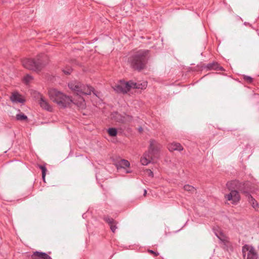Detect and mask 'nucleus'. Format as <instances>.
Segmentation results:
<instances>
[{"label": "nucleus", "mask_w": 259, "mask_h": 259, "mask_svg": "<svg viewBox=\"0 0 259 259\" xmlns=\"http://www.w3.org/2000/svg\"><path fill=\"white\" fill-rule=\"evenodd\" d=\"M227 186L230 190V192L225 195V198L228 201H231V203L235 205L237 204L240 200L239 192L236 189L240 191L246 197L249 196L254 191L252 184L249 181L240 183L239 181L234 180L228 182Z\"/></svg>", "instance_id": "1"}, {"label": "nucleus", "mask_w": 259, "mask_h": 259, "mask_svg": "<svg viewBox=\"0 0 259 259\" xmlns=\"http://www.w3.org/2000/svg\"><path fill=\"white\" fill-rule=\"evenodd\" d=\"M150 56L149 50H139L129 56L127 62L134 70L140 72L146 68Z\"/></svg>", "instance_id": "2"}, {"label": "nucleus", "mask_w": 259, "mask_h": 259, "mask_svg": "<svg viewBox=\"0 0 259 259\" xmlns=\"http://www.w3.org/2000/svg\"><path fill=\"white\" fill-rule=\"evenodd\" d=\"M49 95L51 100L63 108L69 107L72 103L74 104H76L81 108H85V101L82 98H80L81 101L79 102V104L78 103H75L72 100L71 97L65 95L55 89L50 90Z\"/></svg>", "instance_id": "3"}, {"label": "nucleus", "mask_w": 259, "mask_h": 259, "mask_svg": "<svg viewBox=\"0 0 259 259\" xmlns=\"http://www.w3.org/2000/svg\"><path fill=\"white\" fill-rule=\"evenodd\" d=\"M22 63L25 68L38 73L48 63V58L46 55L40 54L34 58L23 59Z\"/></svg>", "instance_id": "4"}, {"label": "nucleus", "mask_w": 259, "mask_h": 259, "mask_svg": "<svg viewBox=\"0 0 259 259\" xmlns=\"http://www.w3.org/2000/svg\"><path fill=\"white\" fill-rule=\"evenodd\" d=\"M69 88L74 92L77 95L80 96L81 95H91L92 92L97 96L94 93V89L87 84H82L81 82L74 80L68 83Z\"/></svg>", "instance_id": "5"}, {"label": "nucleus", "mask_w": 259, "mask_h": 259, "mask_svg": "<svg viewBox=\"0 0 259 259\" xmlns=\"http://www.w3.org/2000/svg\"><path fill=\"white\" fill-rule=\"evenodd\" d=\"M111 118L114 121L121 123H128L133 120V117L132 115L126 114L125 113L121 114L117 111L112 113Z\"/></svg>", "instance_id": "6"}, {"label": "nucleus", "mask_w": 259, "mask_h": 259, "mask_svg": "<svg viewBox=\"0 0 259 259\" xmlns=\"http://www.w3.org/2000/svg\"><path fill=\"white\" fill-rule=\"evenodd\" d=\"M242 251L244 258L246 256V252L248 251L246 259H257L258 256L253 246L245 244L242 246Z\"/></svg>", "instance_id": "7"}, {"label": "nucleus", "mask_w": 259, "mask_h": 259, "mask_svg": "<svg viewBox=\"0 0 259 259\" xmlns=\"http://www.w3.org/2000/svg\"><path fill=\"white\" fill-rule=\"evenodd\" d=\"M103 220L109 226L111 231L113 233H115L117 229V222L108 215H104Z\"/></svg>", "instance_id": "8"}, {"label": "nucleus", "mask_w": 259, "mask_h": 259, "mask_svg": "<svg viewBox=\"0 0 259 259\" xmlns=\"http://www.w3.org/2000/svg\"><path fill=\"white\" fill-rule=\"evenodd\" d=\"M197 67L201 70L203 69H206L207 71L212 70H216L217 68L218 67V62L213 61L207 64L201 62L199 64L197 65Z\"/></svg>", "instance_id": "9"}, {"label": "nucleus", "mask_w": 259, "mask_h": 259, "mask_svg": "<svg viewBox=\"0 0 259 259\" xmlns=\"http://www.w3.org/2000/svg\"><path fill=\"white\" fill-rule=\"evenodd\" d=\"M213 232L215 235L221 241V243L225 246L224 248H225L226 247H228L230 242L225 238L226 237L224 233L222 231H219L215 229H213Z\"/></svg>", "instance_id": "10"}, {"label": "nucleus", "mask_w": 259, "mask_h": 259, "mask_svg": "<svg viewBox=\"0 0 259 259\" xmlns=\"http://www.w3.org/2000/svg\"><path fill=\"white\" fill-rule=\"evenodd\" d=\"M31 259H52L47 253L35 251L30 256Z\"/></svg>", "instance_id": "11"}, {"label": "nucleus", "mask_w": 259, "mask_h": 259, "mask_svg": "<svg viewBox=\"0 0 259 259\" xmlns=\"http://www.w3.org/2000/svg\"><path fill=\"white\" fill-rule=\"evenodd\" d=\"M38 96L40 97V99H39V104L40 107L48 111H52V107L49 105V103L47 101V100L45 99V98L43 97V96L40 93H38Z\"/></svg>", "instance_id": "12"}, {"label": "nucleus", "mask_w": 259, "mask_h": 259, "mask_svg": "<svg viewBox=\"0 0 259 259\" xmlns=\"http://www.w3.org/2000/svg\"><path fill=\"white\" fill-rule=\"evenodd\" d=\"M10 99L13 103H24L25 102V99H24L18 92H14L12 93L10 97Z\"/></svg>", "instance_id": "13"}, {"label": "nucleus", "mask_w": 259, "mask_h": 259, "mask_svg": "<svg viewBox=\"0 0 259 259\" xmlns=\"http://www.w3.org/2000/svg\"><path fill=\"white\" fill-rule=\"evenodd\" d=\"M154 143L155 141L151 140L149 148L148 154L152 155V157L156 156L159 151L158 147L155 145Z\"/></svg>", "instance_id": "14"}, {"label": "nucleus", "mask_w": 259, "mask_h": 259, "mask_svg": "<svg viewBox=\"0 0 259 259\" xmlns=\"http://www.w3.org/2000/svg\"><path fill=\"white\" fill-rule=\"evenodd\" d=\"M167 148L171 152L174 151H181L183 150V146L177 142H174L169 144L167 146Z\"/></svg>", "instance_id": "15"}, {"label": "nucleus", "mask_w": 259, "mask_h": 259, "mask_svg": "<svg viewBox=\"0 0 259 259\" xmlns=\"http://www.w3.org/2000/svg\"><path fill=\"white\" fill-rule=\"evenodd\" d=\"M130 165V162L125 159H120L115 163V166L117 169L125 168V167H129Z\"/></svg>", "instance_id": "16"}, {"label": "nucleus", "mask_w": 259, "mask_h": 259, "mask_svg": "<svg viewBox=\"0 0 259 259\" xmlns=\"http://www.w3.org/2000/svg\"><path fill=\"white\" fill-rule=\"evenodd\" d=\"M124 90H125L126 93L129 92L132 89H133V80H130L128 81L125 82V81H121Z\"/></svg>", "instance_id": "17"}, {"label": "nucleus", "mask_w": 259, "mask_h": 259, "mask_svg": "<svg viewBox=\"0 0 259 259\" xmlns=\"http://www.w3.org/2000/svg\"><path fill=\"white\" fill-rule=\"evenodd\" d=\"M152 159V155H150V154H148L147 157L146 154H145V156L141 158V162L143 165H146L150 162Z\"/></svg>", "instance_id": "18"}, {"label": "nucleus", "mask_w": 259, "mask_h": 259, "mask_svg": "<svg viewBox=\"0 0 259 259\" xmlns=\"http://www.w3.org/2000/svg\"><path fill=\"white\" fill-rule=\"evenodd\" d=\"M16 119L18 121L28 122V119L27 116L23 113L20 112L16 116Z\"/></svg>", "instance_id": "19"}, {"label": "nucleus", "mask_w": 259, "mask_h": 259, "mask_svg": "<svg viewBox=\"0 0 259 259\" xmlns=\"http://www.w3.org/2000/svg\"><path fill=\"white\" fill-rule=\"evenodd\" d=\"M133 89L143 90L144 89H145L146 84L145 82H143V83H142L139 82H136L133 81Z\"/></svg>", "instance_id": "20"}, {"label": "nucleus", "mask_w": 259, "mask_h": 259, "mask_svg": "<svg viewBox=\"0 0 259 259\" xmlns=\"http://www.w3.org/2000/svg\"><path fill=\"white\" fill-rule=\"evenodd\" d=\"M114 90L118 93H126V91L125 90H124L123 87L121 83V84L115 85L114 88Z\"/></svg>", "instance_id": "21"}, {"label": "nucleus", "mask_w": 259, "mask_h": 259, "mask_svg": "<svg viewBox=\"0 0 259 259\" xmlns=\"http://www.w3.org/2000/svg\"><path fill=\"white\" fill-rule=\"evenodd\" d=\"M247 198V200L251 204L252 206L255 208L258 206V203L255 199L250 195Z\"/></svg>", "instance_id": "22"}, {"label": "nucleus", "mask_w": 259, "mask_h": 259, "mask_svg": "<svg viewBox=\"0 0 259 259\" xmlns=\"http://www.w3.org/2000/svg\"><path fill=\"white\" fill-rule=\"evenodd\" d=\"M107 133L110 137H115L117 135V130L115 127H110L107 130Z\"/></svg>", "instance_id": "23"}, {"label": "nucleus", "mask_w": 259, "mask_h": 259, "mask_svg": "<svg viewBox=\"0 0 259 259\" xmlns=\"http://www.w3.org/2000/svg\"><path fill=\"white\" fill-rule=\"evenodd\" d=\"M38 167H39L41 170L42 178L44 181L45 182V177H46V172L47 171V169L46 166L44 165L38 164Z\"/></svg>", "instance_id": "24"}, {"label": "nucleus", "mask_w": 259, "mask_h": 259, "mask_svg": "<svg viewBox=\"0 0 259 259\" xmlns=\"http://www.w3.org/2000/svg\"><path fill=\"white\" fill-rule=\"evenodd\" d=\"M72 68L69 66H66L62 70V72L66 75H70L72 72Z\"/></svg>", "instance_id": "25"}, {"label": "nucleus", "mask_w": 259, "mask_h": 259, "mask_svg": "<svg viewBox=\"0 0 259 259\" xmlns=\"http://www.w3.org/2000/svg\"><path fill=\"white\" fill-rule=\"evenodd\" d=\"M243 78L244 81H245L247 83H251L253 81V78L249 76L245 75L243 76Z\"/></svg>", "instance_id": "26"}, {"label": "nucleus", "mask_w": 259, "mask_h": 259, "mask_svg": "<svg viewBox=\"0 0 259 259\" xmlns=\"http://www.w3.org/2000/svg\"><path fill=\"white\" fill-rule=\"evenodd\" d=\"M184 189L185 191H189V192H192L194 191V187L189 185H185L184 186Z\"/></svg>", "instance_id": "27"}, {"label": "nucleus", "mask_w": 259, "mask_h": 259, "mask_svg": "<svg viewBox=\"0 0 259 259\" xmlns=\"http://www.w3.org/2000/svg\"><path fill=\"white\" fill-rule=\"evenodd\" d=\"M33 79V77L32 76L27 74L24 77V81L26 83H28Z\"/></svg>", "instance_id": "28"}, {"label": "nucleus", "mask_w": 259, "mask_h": 259, "mask_svg": "<svg viewBox=\"0 0 259 259\" xmlns=\"http://www.w3.org/2000/svg\"><path fill=\"white\" fill-rule=\"evenodd\" d=\"M147 251L150 254H152L154 257L157 256L159 255L158 252L153 251V250L148 249Z\"/></svg>", "instance_id": "29"}, {"label": "nucleus", "mask_w": 259, "mask_h": 259, "mask_svg": "<svg viewBox=\"0 0 259 259\" xmlns=\"http://www.w3.org/2000/svg\"><path fill=\"white\" fill-rule=\"evenodd\" d=\"M146 171H147V175H148V176L151 177H153V176H154L153 172L151 169H146Z\"/></svg>", "instance_id": "30"}, {"label": "nucleus", "mask_w": 259, "mask_h": 259, "mask_svg": "<svg viewBox=\"0 0 259 259\" xmlns=\"http://www.w3.org/2000/svg\"><path fill=\"white\" fill-rule=\"evenodd\" d=\"M217 68L216 69L217 71H225L224 68L223 67L221 66L219 63H218V67H217Z\"/></svg>", "instance_id": "31"}, {"label": "nucleus", "mask_w": 259, "mask_h": 259, "mask_svg": "<svg viewBox=\"0 0 259 259\" xmlns=\"http://www.w3.org/2000/svg\"><path fill=\"white\" fill-rule=\"evenodd\" d=\"M71 62L72 64H75L78 65V63L77 62L76 60L75 59H71Z\"/></svg>", "instance_id": "32"}, {"label": "nucleus", "mask_w": 259, "mask_h": 259, "mask_svg": "<svg viewBox=\"0 0 259 259\" xmlns=\"http://www.w3.org/2000/svg\"><path fill=\"white\" fill-rule=\"evenodd\" d=\"M38 93H39L38 92H35L34 94H36V95L35 96V98H39V99H40V96H38Z\"/></svg>", "instance_id": "33"}, {"label": "nucleus", "mask_w": 259, "mask_h": 259, "mask_svg": "<svg viewBox=\"0 0 259 259\" xmlns=\"http://www.w3.org/2000/svg\"><path fill=\"white\" fill-rule=\"evenodd\" d=\"M146 194H147V190L146 189H145L144 191V194L143 195H144V196H145L146 195Z\"/></svg>", "instance_id": "34"}, {"label": "nucleus", "mask_w": 259, "mask_h": 259, "mask_svg": "<svg viewBox=\"0 0 259 259\" xmlns=\"http://www.w3.org/2000/svg\"><path fill=\"white\" fill-rule=\"evenodd\" d=\"M143 131V128H142V127H140L139 128V131H140V132H141V131Z\"/></svg>", "instance_id": "35"}, {"label": "nucleus", "mask_w": 259, "mask_h": 259, "mask_svg": "<svg viewBox=\"0 0 259 259\" xmlns=\"http://www.w3.org/2000/svg\"><path fill=\"white\" fill-rule=\"evenodd\" d=\"M130 171H128V170H127V171H126V173H130Z\"/></svg>", "instance_id": "36"}]
</instances>
